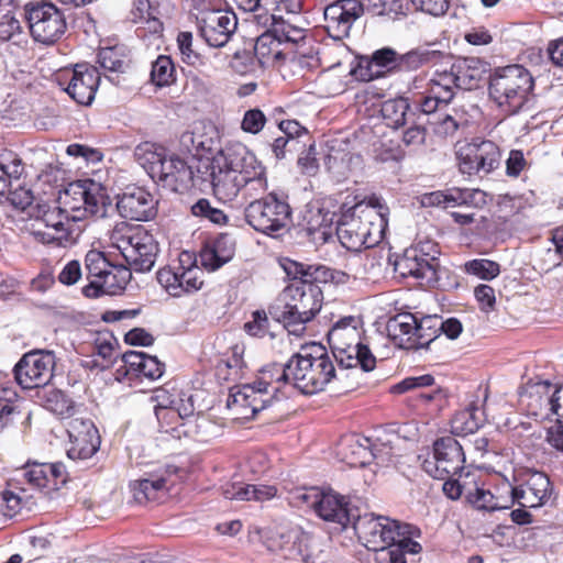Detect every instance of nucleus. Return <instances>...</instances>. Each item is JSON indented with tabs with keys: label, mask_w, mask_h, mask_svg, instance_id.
Wrapping results in <instances>:
<instances>
[{
	"label": "nucleus",
	"mask_w": 563,
	"mask_h": 563,
	"mask_svg": "<svg viewBox=\"0 0 563 563\" xmlns=\"http://www.w3.org/2000/svg\"><path fill=\"white\" fill-rule=\"evenodd\" d=\"M214 196L231 202L241 194L249 199L267 189L266 167L244 144L235 143L222 150L211 163Z\"/></svg>",
	"instance_id": "nucleus-1"
},
{
	"label": "nucleus",
	"mask_w": 563,
	"mask_h": 563,
	"mask_svg": "<svg viewBox=\"0 0 563 563\" xmlns=\"http://www.w3.org/2000/svg\"><path fill=\"white\" fill-rule=\"evenodd\" d=\"M388 208L376 197L356 203L336 219L335 233L341 245L351 252L369 249L380 242L387 227Z\"/></svg>",
	"instance_id": "nucleus-2"
},
{
	"label": "nucleus",
	"mask_w": 563,
	"mask_h": 563,
	"mask_svg": "<svg viewBox=\"0 0 563 563\" xmlns=\"http://www.w3.org/2000/svg\"><path fill=\"white\" fill-rule=\"evenodd\" d=\"M534 79L521 65L497 68L489 77V98L508 115L530 111L534 104Z\"/></svg>",
	"instance_id": "nucleus-3"
},
{
	"label": "nucleus",
	"mask_w": 563,
	"mask_h": 563,
	"mask_svg": "<svg viewBox=\"0 0 563 563\" xmlns=\"http://www.w3.org/2000/svg\"><path fill=\"white\" fill-rule=\"evenodd\" d=\"M323 292L311 285H288L276 301L269 306L268 312L282 323L289 334L301 336L316 314L321 310Z\"/></svg>",
	"instance_id": "nucleus-4"
},
{
	"label": "nucleus",
	"mask_w": 563,
	"mask_h": 563,
	"mask_svg": "<svg viewBox=\"0 0 563 563\" xmlns=\"http://www.w3.org/2000/svg\"><path fill=\"white\" fill-rule=\"evenodd\" d=\"M135 156L148 176L164 188L184 192L195 185L192 168L180 157L168 156L163 146L144 143L136 147Z\"/></svg>",
	"instance_id": "nucleus-5"
},
{
	"label": "nucleus",
	"mask_w": 563,
	"mask_h": 563,
	"mask_svg": "<svg viewBox=\"0 0 563 563\" xmlns=\"http://www.w3.org/2000/svg\"><path fill=\"white\" fill-rule=\"evenodd\" d=\"M362 321L355 316L339 319L329 330L328 342L341 367L353 368L360 365L364 372L375 368L376 358L368 346L362 343Z\"/></svg>",
	"instance_id": "nucleus-6"
},
{
	"label": "nucleus",
	"mask_w": 563,
	"mask_h": 563,
	"mask_svg": "<svg viewBox=\"0 0 563 563\" xmlns=\"http://www.w3.org/2000/svg\"><path fill=\"white\" fill-rule=\"evenodd\" d=\"M110 242L132 272L146 273L154 267L158 242L143 227L120 222L110 232Z\"/></svg>",
	"instance_id": "nucleus-7"
},
{
	"label": "nucleus",
	"mask_w": 563,
	"mask_h": 563,
	"mask_svg": "<svg viewBox=\"0 0 563 563\" xmlns=\"http://www.w3.org/2000/svg\"><path fill=\"white\" fill-rule=\"evenodd\" d=\"M290 386L303 395L322 391L335 377L332 357L322 346L312 347V352H299L290 357Z\"/></svg>",
	"instance_id": "nucleus-8"
},
{
	"label": "nucleus",
	"mask_w": 563,
	"mask_h": 563,
	"mask_svg": "<svg viewBox=\"0 0 563 563\" xmlns=\"http://www.w3.org/2000/svg\"><path fill=\"white\" fill-rule=\"evenodd\" d=\"M246 222L257 232L278 236L290 222L291 208L286 198L276 192L251 201L244 210Z\"/></svg>",
	"instance_id": "nucleus-9"
},
{
	"label": "nucleus",
	"mask_w": 563,
	"mask_h": 563,
	"mask_svg": "<svg viewBox=\"0 0 563 563\" xmlns=\"http://www.w3.org/2000/svg\"><path fill=\"white\" fill-rule=\"evenodd\" d=\"M201 274L195 253L183 251L176 261L157 271L156 278L168 295L181 297L201 288Z\"/></svg>",
	"instance_id": "nucleus-10"
},
{
	"label": "nucleus",
	"mask_w": 563,
	"mask_h": 563,
	"mask_svg": "<svg viewBox=\"0 0 563 563\" xmlns=\"http://www.w3.org/2000/svg\"><path fill=\"white\" fill-rule=\"evenodd\" d=\"M24 18L34 42L55 44L65 33L67 24L60 9L52 2L35 1L24 5Z\"/></svg>",
	"instance_id": "nucleus-11"
},
{
	"label": "nucleus",
	"mask_w": 563,
	"mask_h": 563,
	"mask_svg": "<svg viewBox=\"0 0 563 563\" xmlns=\"http://www.w3.org/2000/svg\"><path fill=\"white\" fill-rule=\"evenodd\" d=\"M440 251L431 242L419 243L405 251L404 255L395 262L394 269L400 277H413L426 285H434L440 267Z\"/></svg>",
	"instance_id": "nucleus-12"
},
{
	"label": "nucleus",
	"mask_w": 563,
	"mask_h": 563,
	"mask_svg": "<svg viewBox=\"0 0 563 563\" xmlns=\"http://www.w3.org/2000/svg\"><path fill=\"white\" fill-rule=\"evenodd\" d=\"M465 454L460 442L453 437L438 439L433 443L432 459L422 463L423 471L437 479L454 477L464 468Z\"/></svg>",
	"instance_id": "nucleus-13"
},
{
	"label": "nucleus",
	"mask_w": 563,
	"mask_h": 563,
	"mask_svg": "<svg viewBox=\"0 0 563 563\" xmlns=\"http://www.w3.org/2000/svg\"><path fill=\"white\" fill-rule=\"evenodd\" d=\"M56 81L68 96L79 104H90L96 96L100 74L88 64H76L56 74Z\"/></svg>",
	"instance_id": "nucleus-14"
},
{
	"label": "nucleus",
	"mask_w": 563,
	"mask_h": 563,
	"mask_svg": "<svg viewBox=\"0 0 563 563\" xmlns=\"http://www.w3.org/2000/svg\"><path fill=\"white\" fill-rule=\"evenodd\" d=\"M55 355L49 351H32L24 354L14 366V377L24 389L47 386L53 378Z\"/></svg>",
	"instance_id": "nucleus-15"
},
{
	"label": "nucleus",
	"mask_w": 563,
	"mask_h": 563,
	"mask_svg": "<svg viewBox=\"0 0 563 563\" xmlns=\"http://www.w3.org/2000/svg\"><path fill=\"white\" fill-rule=\"evenodd\" d=\"M456 155L461 173L470 176L489 174L498 167L500 161L499 147L489 140L475 139L462 145Z\"/></svg>",
	"instance_id": "nucleus-16"
},
{
	"label": "nucleus",
	"mask_w": 563,
	"mask_h": 563,
	"mask_svg": "<svg viewBox=\"0 0 563 563\" xmlns=\"http://www.w3.org/2000/svg\"><path fill=\"white\" fill-rule=\"evenodd\" d=\"M197 26L199 35L210 47H223L238 27V18L229 10L201 11Z\"/></svg>",
	"instance_id": "nucleus-17"
},
{
	"label": "nucleus",
	"mask_w": 563,
	"mask_h": 563,
	"mask_svg": "<svg viewBox=\"0 0 563 563\" xmlns=\"http://www.w3.org/2000/svg\"><path fill=\"white\" fill-rule=\"evenodd\" d=\"M175 473L176 467L161 465L145 472L140 478L131 481L129 488L135 503L143 505L164 499L168 495V485Z\"/></svg>",
	"instance_id": "nucleus-18"
},
{
	"label": "nucleus",
	"mask_w": 563,
	"mask_h": 563,
	"mask_svg": "<svg viewBox=\"0 0 563 563\" xmlns=\"http://www.w3.org/2000/svg\"><path fill=\"white\" fill-rule=\"evenodd\" d=\"M400 521L389 519L383 516H358L355 514V519L352 520L354 530L360 539H363L367 548L373 550H380L385 552L387 543L395 540L398 536L396 529Z\"/></svg>",
	"instance_id": "nucleus-19"
},
{
	"label": "nucleus",
	"mask_w": 563,
	"mask_h": 563,
	"mask_svg": "<svg viewBox=\"0 0 563 563\" xmlns=\"http://www.w3.org/2000/svg\"><path fill=\"white\" fill-rule=\"evenodd\" d=\"M364 9L358 0H335L324 8L325 30L330 37L341 41L350 35Z\"/></svg>",
	"instance_id": "nucleus-20"
},
{
	"label": "nucleus",
	"mask_w": 563,
	"mask_h": 563,
	"mask_svg": "<svg viewBox=\"0 0 563 563\" xmlns=\"http://www.w3.org/2000/svg\"><path fill=\"white\" fill-rule=\"evenodd\" d=\"M553 487L550 478L542 472L527 474L525 481L511 489L514 503L523 508H537L550 499Z\"/></svg>",
	"instance_id": "nucleus-21"
},
{
	"label": "nucleus",
	"mask_w": 563,
	"mask_h": 563,
	"mask_svg": "<svg viewBox=\"0 0 563 563\" xmlns=\"http://www.w3.org/2000/svg\"><path fill=\"white\" fill-rule=\"evenodd\" d=\"M276 399L277 396L262 390L254 384H245L230 389L227 405L229 408H241L244 417L250 418L268 408Z\"/></svg>",
	"instance_id": "nucleus-22"
},
{
	"label": "nucleus",
	"mask_w": 563,
	"mask_h": 563,
	"mask_svg": "<svg viewBox=\"0 0 563 563\" xmlns=\"http://www.w3.org/2000/svg\"><path fill=\"white\" fill-rule=\"evenodd\" d=\"M156 200L144 188H128L117 202L120 214L125 219L148 221L156 214Z\"/></svg>",
	"instance_id": "nucleus-23"
},
{
	"label": "nucleus",
	"mask_w": 563,
	"mask_h": 563,
	"mask_svg": "<svg viewBox=\"0 0 563 563\" xmlns=\"http://www.w3.org/2000/svg\"><path fill=\"white\" fill-rule=\"evenodd\" d=\"M256 25L271 27L282 46L289 52L303 45L307 40L308 30L290 20L277 16L275 13H261L256 15Z\"/></svg>",
	"instance_id": "nucleus-24"
},
{
	"label": "nucleus",
	"mask_w": 563,
	"mask_h": 563,
	"mask_svg": "<svg viewBox=\"0 0 563 563\" xmlns=\"http://www.w3.org/2000/svg\"><path fill=\"white\" fill-rule=\"evenodd\" d=\"M398 536L395 540L387 543L384 553L389 563H407V556H417L422 551V545L417 541L422 534L420 528L417 526L399 522L396 529Z\"/></svg>",
	"instance_id": "nucleus-25"
},
{
	"label": "nucleus",
	"mask_w": 563,
	"mask_h": 563,
	"mask_svg": "<svg viewBox=\"0 0 563 563\" xmlns=\"http://www.w3.org/2000/svg\"><path fill=\"white\" fill-rule=\"evenodd\" d=\"M84 231L82 224L79 222V216H68L58 220V223L52 224L46 230H33L32 235L35 241L55 245L58 247H67L75 244Z\"/></svg>",
	"instance_id": "nucleus-26"
},
{
	"label": "nucleus",
	"mask_w": 563,
	"mask_h": 563,
	"mask_svg": "<svg viewBox=\"0 0 563 563\" xmlns=\"http://www.w3.org/2000/svg\"><path fill=\"white\" fill-rule=\"evenodd\" d=\"M132 271L125 264H112L111 268L100 279H91L82 288L87 298H98L103 295H120L130 283Z\"/></svg>",
	"instance_id": "nucleus-27"
},
{
	"label": "nucleus",
	"mask_w": 563,
	"mask_h": 563,
	"mask_svg": "<svg viewBox=\"0 0 563 563\" xmlns=\"http://www.w3.org/2000/svg\"><path fill=\"white\" fill-rule=\"evenodd\" d=\"M316 514L322 520L338 523L342 528H346L355 519V512L350 508L346 497L331 489H323Z\"/></svg>",
	"instance_id": "nucleus-28"
},
{
	"label": "nucleus",
	"mask_w": 563,
	"mask_h": 563,
	"mask_svg": "<svg viewBox=\"0 0 563 563\" xmlns=\"http://www.w3.org/2000/svg\"><path fill=\"white\" fill-rule=\"evenodd\" d=\"M489 69V64L478 57H464L456 59L450 71L457 88L472 90L478 88Z\"/></svg>",
	"instance_id": "nucleus-29"
},
{
	"label": "nucleus",
	"mask_w": 563,
	"mask_h": 563,
	"mask_svg": "<svg viewBox=\"0 0 563 563\" xmlns=\"http://www.w3.org/2000/svg\"><path fill=\"white\" fill-rule=\"evenodd\" d=\"M154 412L162 431L177 439L190 435V424L194 418L192 406H189L185 415L181 413L178 407L161 405L154 407Z\"/></svg>",
	"instance_id": "nucleus-30"
},
{
	"label": "nucleus",
	"mask_w": 563,
	"mask_h": 563,
	"mask_svg": "<svg viewBox=\"0 0 563 563\" xmlns=\"http://www.w3.org/2000/svg\"><path fill=\"white\" fill-rule=\"evenodd\" d=\"M552 383L540 380L531 385L526 394L521 395L528 413L541 420H552L554 412L552 407Z\"/></svg>",
	"instance_id": "nucleus-31"
},
{
	"label": "nucleus",
	"mask_w": 563,
	"mask_h": 563,
	"mask_svg": "<svg viewBox=\"0 0 563 563\" xmlns=\"http://www.w3.org/2000/svg\"><path fill=\"white\" fill-rule=\"evenodd\" d=\"M234 253V239L228 233H221L203 246L200 252V261L205 268L216 271L230 262Z\"/></svg>",
	"instance_id": "nucleus-32"
},
{
	"label": "nucleus",
	"mask_w": 563,
	"mask_h": 563,
	"mask_svg": "<svg viewBox=\"0 0 563 563\" xmlns=\"http://www.w3.org/2000/svg\"><path fill=\"white\" fill-rule=\"evenodd\" d=\"M126 374L140 379L156 380L165 372V364L156 356L143 352L129 351L122 355Z\"/></svg>",
	"instance_id": "nucleus-33"
},
{
	"label": "nucleus",
	"mask_w": 563,
	"mask_h": 563,
	"mask_svg": "<svg viewBox=\"0 0 563 563\" xmlns=\"http://www.w3.org/2000/svg\"><path fill=\"white\" fill-rule=\"evenodd\" d=\"M0 41H8L9 49L16 58H29L32 52L30 41L22 33L20 21L11 12L0 16Z\"/></svg>",
	"instance_id": "nucleus-34"
},
{
	"label": "nucleus",
	"mask_w": 563,
	"mask_h": 563,
	"mask_svg": "<svg viewBox=\"0 0 563 563\" xmlns=\"http://www.w3.org/2000/svg\"><path fill=\"white\" fill-rule=\"evenodd\" d=\"M285 271L292 279L290 285H297L298 287L311 285L320 288V283H327L333 278L332 272L323 265H308L289 261Z\"/></svg>",
	"instance_id": "nucleus-35"
},
{
	"label": "nucleus",
	"mask_w": 563,
	"mask_h": 563,
	"mask_svg": "<svg viewBox=\"0 0 563 563\" xmlns=\"http://www.w3.org/2000/svg\"><path fill=\"white\" fill-rule=\"evenodd\" d=\"M343 459L353 466H365L377 459V450L372 448L368 438H362L355 434L345 437L341 442Z\"/></svg>",
	"instance_id": "nucleus-36"
},
{
	"label": "nucleus",
	"mask_w": 563,
	"mask_h": 563,
	"mask_svg": "<svg viewBox=\"0 0 563 563\" xmlns=\"http://www.w3.org/2000/svg\"><path fill=\"white\" fill-rule=\"evenodd\" d=\"M417 316L402 312L394 316L387 322L386 330L390 340L401 349L412 350L416 336Z\"/></svg>",
	"instance_id": "nucleus-37"
},
{
	"label": "nucleus",
	"mask_w": 563,
	"mask_h": 563,
	"mask_svg": "<svg viewBox=\"0 0 563 563\" xmlns=\"http://www.w3.org/2000/svg\"><path fill=\"white\" fill-rule=\"evenodd\" d=\"M227 499L265 503L278 496V488L268 484L234 483L223 490Z\"/></svg>",
	"instance_id": "nucleus-38"
},
{
	"label": "nucleus",
	"mask_w": 563,
	"mask_h": 563,
	"mask_svg": "<svg viewBox=\"0 0 563 563\" xmlns=\"http://www.w3.org/2000/svg\"><path fill=\"white\" fill-rule=\"evenodd\" d=\"M327 170L336 183L347 180L362 164V157L346 151H332L324 161Z\"/></svg>",
	"instance_id": "nucleus-39"
},
{
	"label": "nucleus",
	"mask_w": 563,
	"mask_h": 563,
	"mask_svg": "<svg viewBox=\"0 0 563 563\" xmlns=\"http://www.w3.org/2000/svg\"><path fill=\"white\" fill-rule=\"evenodd\" d=\"M290 358L285 364L272 363L265 365L260 372L256 379L252 383L262 388V390L277 396L280 386L290 385Z\"/></svg>",
	"instance_id": "nucleus-40"
},
{
	"label": "nucleus",
	"mask_w": 563,
	"mask_h": 563,
	"mask_svg": "<svg viewBox=\"0 0 563 563\" xmlns=\"http://www.w3.org/2000/svg\"><path fill=\"white\" fill-rule=\"evenodd\" d=\"M264 31L256 38L254 55L262 65L285 58V48L275 36L271 27H263Z\"/></svg>",
	"instance_id": "nucleus-41"
},
{
	"label": "nucleus",
	"mask_w": 563,
	"mask_h": 563,
	"mask_svg": "<svg viewBox=\"0 0 563 563\" xmlns=\"http://www.w3.org/2000/svg\"><path fill=\"white\" fill-rule=\"evenodd\" d=\"M482 421L478 407L472 402L466 408L457 411L451 419L452 433L460 437L474 433L479 429Z\"/></svg>",
	"instance_id": "nucleus-42"
},
{
	"label": "nucleus",
	"mask_w": 563,
	"mask_h": 563,
	"mask_svg": "<svg viewBox=\"0 0 563 563\" xmlns=\"http://www.w3.org/2000/svg\"><path fill=\"white\" fill-rule=\"evenodd\" d=\"M441 56L442 53L440 51L428 48H416L406 54H398L397 71L417 70L423 65L437 63Z\"/></svg>",
	"instance_id": "nucleus-43"
},
{
	"label": "nucleus",
	"mask_w": 563,
	"mask_h": 563,
	"mask_svg": "<svg viewBox=\"0 0 563 563\" xmlns=\"http://www.w3.org/2000/svg\"><path fill=\"white\" fill-rule=\"evenodd\" d=\"M86 181L71 183L60 195L59 201L70 216H79V222L85 219Z\"/></svg>",
	"instance_id": "nucleus-44"
},
{
	"label": "nucleus",
	"mask_w": 563,
	"mask_h": 563,
	"mask_svg": "<svg viewBox=\"0 0 563 563\" xmlns=\"http://www.w3.org/2000/svg\"><path fill=\"white\" fill-rule=\"evenodd\" d=\"M409 110V100L404 97L388 99L380 107V113L385 123L393 129H398L407 122Z\"/></svg>",
	"instance_id": "nucleus-45"
},
{
	"label": "nucleus",
	"mask_w": 563,
	"mask_h": 563,
	"mask_svg": "<svg viewBox=\"0 0 563 563\" xmlns=\"http://www.w3.org/2000/svg\"><path fill=\"white\" fill-rule=\"evenodd\" d=\"M440 317L439 316H422L417 317L416 336L413 338V349L419 350L428 347L440 334L439 332Z\"/></svg>",
	"instance_id": "nucleus-46"
},
{
	"label": "nucleus",
	"mask_w": 563,
	"mask_h": 563,
	"mask_svg": "<svg viewBox=\"0 0 563 563\" xmlns=\"http://www.w3.org/2000/svg\"><path fill=\"white\" fill-rule=\"evenodd\" d=\"M129 62L125 48L120 45L102 47L98 53V63L106 71L124 73Z\"/></svg>",
	"instance_id": "nucleus-47"
},
{
	"label": "nucleus",
	"mask_w": 563,
	"mask_h": 563,
	"mask_svg": "<svg viewBox=\"0 0 563 563\" xmlns=\"http://www.w3.org/2000/svg\"><path fill=\"white\" fill-rule=\"evenodd\" d=\"M40 398L43 407L57 416L69 417L74 412V401L59 389H44Z\"/></svg>",
	"instance_id": "nucleus-48"
},
{
	"label": "nucleus",
	"mask_w": 563,
	"mask_h": 563,
	"mask_svg": "<svg viewBox=\"0 0 563 563\" xmlns=\"http://www.w3.org/2000/svg\"><path fill=\"white\" fill-rule=\"evenodd\" d=\"M486 194L479 189L451 188L449 189L450 207L482 208L486 205Z\"/></svg>",
	"instance_id": "nucleus-49"
},
{
	"label": "nucleus",
	"mask_w": 563,
	"mask_h": 563,
	"mask_svg": "<svg viewBox=\"0 0 563 563\" xmlns=\"http://www.w3.org/2000/svg\"><path fill=\"white\" fill-rule=\"evenodd\" d=\"M176 80V69L170 56L159 55L151 67V81L156 87H166Z\"/></svg>",
	"instance_id": "nucleus-50"
},
{
	"label": "nucleus",
	"mask_w": 563,
	"mask_h": 563,
	"mask_svg": "<svg viewBox=\"0 0 563 563\" xmlns=\"http://www.w3.org/2000/svg\"><path fill=\"white\" fill-rule=\"evenodd\" d=\"M456 81L450 70L437 71L432 79H430L429 88L434 98L442 102L449 103L454 97V89Z\"/></svg>",
	"instance_id": "nucleus-51"
},
{
	"label": "nucleus",
	"mask_w": 563,
	"mask_h": 563,
	"mask_svg": "<svg viewBox=\"0 0 563 563\" xmlns=\"http://www.w3.org/2000/svg\"><path fill=\"white\" fill-rule=\"evenodd\" d=\"M100 448V435L82 437L78 439H70V446L67 449V455L71 460H87Z\"/></svg>",
	"instance_id": "nucleus-52"
},
{
	"label": "nucleus",
	"mask_w": 563,
	"mask_h": 563,
	"mask_svg": "<svg viewBox=\"0 0 563 563\" xmlns=\"http://www.w3.org/2000/svg\"><path fill=\"white\" fill-rule=\"evenodd\" d=\"M466 500L478 510L494 511L503 508L490 490L476 484L473 489L466 490Z\"/></svg>",
	"instance_id": "nucleus-53"
},
{
	"label": "nucleus",
	"mask_w": 563,
	"mask_h": 563,
	"mask_svg": "<svg viewBox=\"0 0 563 563\" xmlns=\"http://www.w3.org/2000/svg\"><path fill=\"white\" fill-rule=\"evenodd\" d=\"M112 264L113 263L106 257L104 253L97 250H90L85 257L87 278L89 282L91 279H100L107 271L111 268Z\"/></svg>",
	"instance_id": "nucleus-54"
},
{
	"label": "nucleus",
	"mask_w": 563,
	"mask_h": 563,
	"mask_svg": "<svg viewBox=\"0 0 563 563\" xmlns=\"http://www.w3.org/2000/svg\"><path fill=\"white\" fill-rule=\"evenodd\" d=\"M9 395L15 396V394L0 387V432L7 426L15 422L22 413L20 410V404L15 400H11Z\"/></svg>",
	"instance_id": "nucleus-55"
},
{
	"label": "nucleus",
	"mask_w": 563,
	"mask_h": 563,
	"mask_svg": "<svg viewBox=\"0 0 563 563\" xmlns=\"http://www.w3.org/2000/svg\"><path fill=\"white\" fill-rule=\"evenodd\" d=\"M194 36L191 32H179L177 35V45L181 55V60L196 68L205 65L202 56L192 48Z\"/></svg>",
	"instance_id": "nucleus-56"
},
{
	"label": "nucleus",
	"mask_w": 563,
	"mask_h": 563,
	"mask_svg": "<svg viewBox=\"0 0 563 563\" xmlns=\"http://www.w3.org/2000/svg\"><path fill=\"white\" fill-rule=\"evenodd\" d=\"M323 489L311 486V487H299L291 492L290 500L296 507H307L317 510L318 503L321 498Z\"/></svg>",
	"instance_id": "nucleus-57"
},
{
	"label": "nucleus",
	"mask_w": 563,
	"mask_h": 563,
	"mask_svg": "<svg viewBox=\"0 0 563 563\" xmlns=\"http://www.w3.org/2000/svg\"><path fill=\"white\" fill-rule=\"evenodd\" d=\"M465 269L468 274L475 275L485 280H490L497 277L500 273L499 264L487 258L468 261L465 264Z\"/></svg>",
	"instance_id": "nucleus-58"
},
{
	"label": "nucleus",
	"mask_w": 563,
	"mask_h": 563,
	"mask_svg": "<svg viewBox=\"0 0 563 563\" xmlns=\"http://www.w3.org/2000/svg\"><path fill=\"white\" fill-rule=\"evenodd\" d=\"M86 196L85 199V218L87 216H95L104 213V195L101 189L93 181H86Z\"/></svg>",
	"instance_id": "nucleus-59"
},
{
	"label": "nucleus",
	"mask_w": 563,
	"mask_h": 563,
	"mask_svg": "<svg viewBox=\"0 0 563 563\" xmlns=\"http://www.w3.org/2000/svg\"><path fill=\"white\" fill-rule=\"evenodd\" d=\"M435 379L430 374H423L420 376H409L404 378L398 384L391 387V393L404 394L410 390H417L426 387H434Z\"/></svg>",
	"instance_id": "nucleus-60"
},
{
	"label": "nucleus",
	"mask_w": 563,
	"mask_h": 563,
	"mask_svg": "<svg viewBox=\"0 0 563 563\" xmlns=\"http://www.w3.org/2000/svg\"><path fill=\"white\" fill-rule=\"evenodd\" d=\"M191 212L194 216L206 218L216 224H223L227 221L224 212L213 208L207 199H199L191 207Z\"/></svg>",
	"instance_id": "nucleus-61"
},
{
	"label": "nucleus",
	"mask_w": 563,
	"mask_h": 563,
	"mask_svg": "<svg viewBox=\"0 0 563 563\" xmlns=\"http://www.w3.org/2000/svg\"><path fill=\"white\" fill-rule=\"evenodd\" d=\"M266 121V115L262 110L257 108L250 109L243 115L241 129L245 133L258 134L264 129Z\"/></svg>",
	"instance_id": "nucleus-62"
},
{
	"label": "nucleus",
	"mask_w": 563,
	"mask_h": 563,
	"mask_svg": "<svg viewBox=\"0 0 563 563\" xmlns=\"http://www.w3.org/2000/svg\"><path fill=\"white\" fill-rule=\"evenodd\" d=\"M46 470H48V467H46V463H27L23 467V476L35 487H47L48 479Z\"/></svg>",
	"instance_id": "nucleus-63"
},
{
	"label": "nucleus",
	"mask_w": 563,
	"mask_h": 563,
	"mask_svg": "<svg viewBox=\"0 0 563 563\" xmlns=\"http://www.w3.org/2000/svg\"><path fill=\"white\" fill-rule=\"evenodd\" d=\"M398 53L390 48L384 47L373 53L369 60V67H382L387 70H397Z\"/></svg>",
	"instance_id": "nucleus-64"
}]
</instances>
